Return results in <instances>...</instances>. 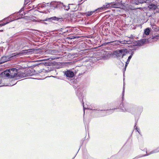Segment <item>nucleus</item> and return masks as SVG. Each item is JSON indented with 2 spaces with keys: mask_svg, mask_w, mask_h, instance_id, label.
Returning a JSON list of instances; mask_svg holds the SVG:
<instances>
[{
  "mask_svg": "<svg viewBox=\"0 0 159 159\" xmlns=\"http://www.w3.org/2000/svg\"><path fill=\"white\" fill-rule=\"evenodd\" d=\"M20 11H19V12H18V13H17V14H18V13H20Z\"/></svg>",
  "mask_w": 159,
  "mask_h": 159,
  "instance_id": "obj_42",
  "label": "nucleus"
},
{
  "mask_svg": "<svg viewBox=\"0 0 159 159\" xmlns=\"http://www.w3.org/2000/svg\"><path fill=\"white\" fill-rule=\"evenodd\" d=\"M132 3L133 4L135 5L139 4V0H134L133 1Z\"/></svg>",
  "mask_w": 159,
  "mask_h": 159,
  "instance_id": "obj_25",
  "label": "nucleus"
},
{
  "mask_svg": "<svg viewBox=\"0 0 159 159\" xmlns=\"http://www.w3.org/2000/svg\"><path fill=\"white\" fill-rule=\"evenodd\" d=\"M80 52V51H79V52H78V53H79V52Z\"/></svg>",
  "mask_w": 159,
  "mask_h": 159,
  "instance_id": "obj_51",
  "label": "nucleus"
},
{
  "mask_svg": "<svg viewBox=\"0 0 159 159\" xmlns=\"http://www.w3.org/2000/svg\"><path fill=\"white\" fill-rule=\"evenodd\" d=\"M60 19L59 18L57 17L56 16L52 17L50 18H46V19H44L43 21H47L48 20H51V21L52 20H58Z\"/></svg>",
  "mask_w": 159,
  "mask_h": 159,
  "instance_id": "obj_15",
  "label": "nucleus"
},
{
  "mask_svg": "<svg viewBox=\"0 0 159 159\" xmlns=\"http://www.w3.org/2000/svg\"><path fill=\"white\" fill-rule=\"evenodd\" d=\"M124 43L129 44L133 42V45L136 46H140L143 45L148 42V40L146 39H141L138 41H124Z\"/></svg>",
  "mask_w": 159,
  "mask_h": 159,
  "instance_id": "obj_3",
  "label": "nucleus"
},
{
  "mask_svg": "<svg viewBox=\"0 0 159 159\" xmlns=\"http://www.w3.org/2000/svg\"><path fill=\"white\" fill-rule=\"evenodd\" d=\"M129 38L130 39H134V37L132 35H130V36L129 37Z\"/></svg>",
  "mask_w": 159,
  "mask_h": 159,
  "instance_id": "obj_32",
  "label": "nucleus"
},
{
  "mask_svg": "<svg viewBox=\"0 0 159 159\" xmlns=\"http://www.w3.org/2000/svg\"><path fill=\"white\" fill-rule=\"evenodd\" d=\"M93 48H91V49H84V50H92Z\"/></svg>",
  "mask_w": 159,
  "mask_h": 159,
  "instance_id": "obj_39",
  "label": "nucleus"
},
{
  "mask_svg": "<svg viewBox=\"0 0 159 159\" xmlns=\"http://www.w3.org/2000/svg\"><path fill=\"white\" fill-rule=\"evenodd\" d=\"M124 92H125L124 88V87H123V92H122V101L124 100Z\"/></svg>",
  "mask_w": 159,
  "mask_h": 159,
  "instance_id": "obj_27",
  "label": "nucleus"
},
{
  "mask_svg": "<svg viewBox=\"0 0 159 159\" xmlns=\"http://www.w3.org/2000/svg\"><path fill=\"white\" fill-rule=\"evenodd\" d=\"M80 52V51H79V52H78V53H79V52Z\"/></svg>",
  "mask_w": 159,
  "mask_h": 159,
  "instance_id": "obj_50",
  "label": "nucleus"
},
{
  "mask_svg": "<svg viewBox=\"0 0 159 159\" xmlns=\"http://www.w3.org/2000/svg\"><path fill=\"white\" fill-rule=\"evenodd\" d=\"M5 20H6V23H8V24L9 23V22L12 21H13L14 20H11L10 17H8L7 18H5L4 19L2 20L3 21Z\"/></svg>",
  "mask_w": 159,
  "mask_h": 159,
  "instance_id": "obj_19",
  "label": "nucleus"
},
{
  "mask_svg": "<svg viewBox=\"0 0 159 159\" xmlns=\"http://www.w3.org/2000/svg\"><path fill=\"white\" fill-rule=\"evenodd\" d=\"M80 53H78L77 54V53H76V54H79Z\"/></svg>",
  "mask_w": 159,
  "mask_h": 159,
  "instance_id": "obj_48",
  "label": "nucleus"
},
{
  "mask_svg": "<svg viewBox=\"0 0 159 159\" xmlns=\"http://www.w3.org/2000/svg\"><path fill=\"white\" fill-rule=\"evenodd\" d=\"M121 50H127V49H122Z\"/></svg>",
  "mask_w": 159,
  "mask_h": 159,
  "instance_id": "obj_43",
  "label": "nucleus"
},
{
  "mask_svg": "<svg viewBox=\"0 0 159 159\" xmlns=\"http://www.w3.org/2000/svg\"><path fill=\"white\" fill-rule=\"evenodd\" d=\"M114 43H115L116 44V43H118V42H116V41H115V42H114Z\"/></svg>",
  "mask_w": 159,
  "mask_h": 159,
  "instance_id": "obj_40",
  "label": "nucleus"
},
{
  "mask_svg": "<svg viewBox=\"0 0 159 159\" xmlns=\"http://www.w3.org/2000/svg\"><path fill=\"white\" fill-rule=\"evenodd\" d=\"M8 24V23L6 22L5 23H3V24H1V25L2 26H3L5 25H6V24Z\"/></svg>",
  "mask_w": 159,
  "mask_h": 159,
  "instance_id": "obj_34",
  "label": "nucleus"
},
{
  "mask_svg": "<svg viewBox=\"0 0 159 159\" xmlns=\"http://www.w3.org/2000/svg\"><path fill=\"white\" fill-rule=\"evenodd\" d=\"M129 64V63L125 62V68H124V71H125L126 70V67L128 65V64Z\"/></svg>",
  "mask_w": 159,
  "mask_h": 159,
  "instance_id": "obj_31",
  "label": "nucleus"
},
{
  "mask_svg": "<svg viewBox=\"0 0 159 159\" xmlns=\"http://www.w3.org/2000/svg\"><path fill=\"white\" fill-rule=\"evenodd\" d=\"M100 52H98L97 55L99 56V57L100 59H106L108 58L111 55H112V53L110 51H106L105 50H101Z\"/></svg>",
  "mask_w": 159,
  "mask_h": 159,
  "instance_id": "obj_5",
  "label": "nucleus"
},
{
  "mask_svg": "<svg viewBox=\"0 0 159 159\" xmlns=\"http://www.w3.org/2000/svg\"><path fill=\"white\" fill-rule=\"evenodd\" d=\"M153 0H145V3H148L150 2H152Z\"/></svg>",
  "mask_w": 159,
  "mask_h": 159,
  "instance_id": "obj_30",
  "label": "nucleus"
},
{
  "mask_svg": "<svg viewBox=\"0 0 159 159\" xmlns=\"http://www.w3.org/2000/svg\"><path fill=\"white\" fill-rule=\"evenodd\" d=\"M80 52V51H79V52H78V53H79V52Z\"/></svg>",
  "mask_w": 159,
  "mask_h": 159,
  "instance_id": "obj_49",
  "label": "nucleus"
},
{
  "mask_svg": "<svg viewBox=\"0 0 159 159\" xmlns=\"http://www.w3.org/2000/svg\"><path fill=\"white\" fill-rule=\"evenodd\" d=\"M137 122H136L135 123V126L136 125V124H137Z\"/></svg>",
  "mask_w": 159,
  "mask_h": 159,
  "instance_id": "obj_41",
  "label": "nucleus"
},
{
  "mask_svg": "<svg viewBox=\"0 0 159 159\" xmlns=\"http://www.w3.org/2000/svg\"><path fill=\"white\" fill-rule=\"evenodd\" d=\"M75 157H74V158H73V159L74 158H75Z\"/></svg>",
  "mask_w": 159,
  "mask_h": 159,
  "instance_id": "obj_53",
  "label": "nucleus"
},
{
  "mask_svg": "<svg viewBox=\"0 0 159 159\" xmlns=\"http://www.w3.org/2000/svg\"><path fill=\"white\" fill-rule=\"evenodd\" d=\"M129 9H130L131 10H134L135 9V7L134 6H133L132 5H129L127 7Z\"/></svg>",
  "mask_w": 159,
  "mask_h": 159,
  "instance_id": "obj_23",
  "label": "nucleus"
},
{
  "mask_svg": "<svg viewBox=\"0 0 159 159\" xmlns=\"http://www.w3.org/2000/svg\"><path fill=\"white\" fill-rule=\"evenodd\" d=\"M42 63L45 66H50L51 64L48 60L43 61Z\"/></svg>",
  "mask_w": 159,
  "mask_h": 159,
  "instance_id": "obj_16",
  "label": "nucleus"
},
{
  "mask_svg": "<svg viewBox=\"0 0 159 159\" xmlns=\"http://www.w3.org/2000/svg\"><path fill=\"white\" fill-rule=\"evenodd\" d=\"M4 74L6 77L9 78L16 77V79L22 77V76L20 75L18 72V70L15 68H12L4 71Z\"/></svg>",
  "mask_w": 159,
  "mask_h": 159,
  "instance_id": "obj_1",
  "label": "nucleus"
},
{
  "mask_svg": "<svg viewBox=\"0 0 159 159\" xmlns=\"http://www.w3.org/2000/svg\"><path fill=\"white\" fill-rule=\"evenodd\" d=\"M64 75L67 77L72 78L74 76V72L71 70H68L65 71H63Z\"/></svg>",
  "mask_w": 159,
  "mask_h": 159,
  "instance_id": "obj_10",
  "label": "nucleus"
},
{
  "mask_svg": "<svg viewBox=\"0 0 159 159\" xmlns=\"http://www.w3.org/2000/svg\"><path fill=\"white\" fill-rule=\"evenodd\" d=\"M75 39H78L80 37L78 36H75Z\"/></svg>",
  "mask_w": 159,
  "mask_h": 159,
  "instance_id": "obj_37",
  "label": "nucleus"
},
{
  "mask_svg": "<svg viewBox=\"0 0 159 159\" xmlns=\"http://www.w3.org/2000/svg\"><path fill=\"white\" fill-rule=\"evenodd\" d=\"M115 6H116V5L112 2L107 3L106 5H104L103 6L96 9V11H100L104 9L105 8L114 7H115Z\"/></svg>",
  "mask_w": 159,
  "mask_h": 159,
  "instance_id": "obj_9",
  "label": "nucleus"
},
{
  "mask_svg": "<svg viewBox=\"0 0 159 159\" xmlns=\"http://www.w3.org/2000/svg\"><path fill=\"white\" fill-rule=\"evenodd\" d=\"M117 109V108H114V109H111L110 110H98V109H95L92 108L91 109L93 110H97L98 111V113H99L100 115V116H105L107 114H111L114 112V110Z\"/></svg>",
  "mask_w": 159,
  "mask_h": 159,
  "instance_id": "obj_6",
  "label": "nucleus"
},
{
  "mask_svg": "<svg viewBox=\"0 0 159 159\" xmlns=\"http://www.w3.org/2000/svg\"><path fill=\"white\" fill-rule=\"evenodd\" d=\"M71 9L72 10V11H76L78 9L76 8H71Z\"/></svg>",
  "mask_w": 159,
  "mask_h": 159,
  "instance_id": "obj_33",
  "label": "nucleus"
},
{
  "mask_svg": "<svg viewBox=\"0 0 159 159\" xmlns=\"http://www.w3.org/2000/svg\"><path fill=\"white\" fill-rule=\"evenodd\" d=\"M132 50H135V49H132Z\"/></svg>",
  "mask_w": 159,
  "mask_h": 159,
  "instance_id": "obj_47",
  "label": "nucleus"
},
{
  "mask_svg": "<svg viewBox=\"0 0 159 159\" xmlns=\"http://www.w3.org/2000/svg\"><path fill=\"white\" fill-rule=\"evenodd\" d=\"M151 30V29L149 28H146L144 30V34L146 35H148L150 33Z\"/></svg>",
  "mask_w": 159,
  "mask_h": 159,
  "instance_id": "obj_17",
  "label": "nucleus"
},
{
  "mask_svg": "<svg viewBox=\"0 0 159 159\" xmlns=\"http://www.w3.org/2000/svg\"><path fill=\"white\" fill-rule=\"evenodd\" d=\"M70 5H74V4H69L68 6H66L64 4L62 7H64V9L65 10L68 11L70 9V7L69 6Z\"/></svg>",
  "mask_w": 159,
  "mask_h": 159,
  "instance_id": "obj_18",
  "label": "nucleus"
},
{
  "mask_svg": "<svg viewBox=\"0 0 159 159\" xmlns=\"http://www.w3.org/2000/svg\"><path fill=\"white\" fill-rule=\"evenodd\" d=\"M57 5L58 7L59 6V7H62L63 5H64V4L61 2H58L57 3Z\"/></svg>",
  "mask_w": 159,
  "mask_h": 159,
  "instance_id": "obj_24",
  "label": "nucleus"
},
{
  "mask_svg": "<svg viewBox=\"0 0 159 159\" xmlns=\"http://www.w3.org/2000/svg\"><path fill=\"white\" fill-rule=\"evenodd\" d=\"M139 4H142L145 3V0H139Z\"/></svg>",
  "mask_w": 159,
  "mask_h": 159,
  "instance_id": "obj_28",
  "label": "nucleus"
},
{
  "mask_svg": "<svg viewBox=\"0 0 159 159\" xmlns=\"http://www.w3.org/2000/svg\"><path fill=\"white\" fill-rule=\"evenodd\" d=\"M159 37L157 35H156L155 36H152V39L154 40L155 41H157Z\"/></svg>",
  "mask_w": 159,
  "mask_h": 159,
  "instance_id": "obj_26",
  "label": "nucleus"
},
{
  "mask_svg": "<svg viewBox=\"0 0 159 159\" xmlns=\"http://www.w3.org/2000/svg\"><path fill=\"white\" fill-rule=\"evenodd\" d=\"M96 11V10L90 12H88L86 13V16H90L92 15L95 11Z\"/></svg>",
  "mask_w": 159,
  "mask_h": 159,
  "instance_id": "obj_20",
  "label": "nucleus"
},
{
  "mask_svg": "<svg viewBox=\"0 0 159 159\" xmlns=\"http://www.w3.org/2000/svg\"><path fill=\"white\" fill-rule=\"evenodd\" d=\"M129 53V50H115L112 53V56L114 57H116L120 59L123 58L125 55H127Z\"/></svg>",
  "mask_w": 159,
  "mask_h": 159,
  "instance_id": "obj_4",
  "label": "nucleus"
},
{
  "mask_svg": "<svg viewBox=\"0 0 159 159\" xmlns=\"http://www.w3.org/2000/svg\"><path fill=\"white\" fill-rule=\"evenodd\" d=\"M134 111L132 113L134 112L137 113L139 114H140L143 111V107H138L136 109V107L134 105Z\"/></svg>",
  "mask_w": 159,
  "mask_h": 159,
  "instance_id": "obj_12",
  "label": "nucleus"
},
{
  "mask_svg": "<svg viewBox=\"0 0 159 159\" xmlns=\"http://www.w3.org/2000/svg\"><path fill=\"white\" fill-rule=\"evenodd\" d=\"M146 153H147V151H146Z\"/></svg>",
  "mask_w": 159,
  "mask_h": 159,
  "instance_id": "obj_52",
  "label": "nucleus"
},
{
  "mask_svg": "<svg viewBox=\"0 0 159 159\" xmlns=\"http://www.w3.org/2000/svg\"><path fill=\"white\" fill-rule=\"evenodd\" d=\"M135 129H136V130H137V131H138V132L139 133V131H138V129H138V127H136V128H135Z\"/></svg>",
  "mask_w": 159,
  "mask_h": 159,
  "instance_id": "obj_38",
  "label": "nucleus"
},
{
  "mask_svg": "<svg viewBox=\"0 0 159 159\" xmlns=\"http://www.w3.org/2000/svg\"><path fill=\"white\" fill-rule=\"evenodd\" d=\"M150 9H155L156 8V6L154 4H151L149 5V7Z\"/></svg>",
  "mask_w": 159,
  "mask_h": 159,
  "instance_id": "obj_21",
  "label": "nucleus"
},
{
  "mask_svg": "<svg viewBox=\"0 0 159 159\" xmlns=\"http://www.w3.org/2000/svg\"><path fill=\"white\" fill-rule=\"evenodd\" d=\"M83 90L82 89H79L77 91H76V95L78 97L79 100L81 102H83V104L84 108V110L86 109L85 108L84 106V102L83 100V93H82Z\"/></svg>",
  "mask_w": 159,
  "mask_h": 159,
  "instance_id": "obj_8",
  "label": "nucleus"
},
{
  "mask_svg": "<svg viewBox=\"0 0 159 159\" xmlns=\"http://www.w3.org/2000/svg\"><path fill=\"white\" fill-rule=\"evenodd\" d=\"M137 9H140L141 8V7H139V8H137Z\"/></svg>",
  "mask_w": 159,
  "mask_h": 159,
  "instance_id": "obj_44",
  "label": "nucleus"
},
{
  "mask_svg": "<svg viewBox=\"0 0 159 159\" xmlns=\"http://www.w3.org/2000/svg\"><path fill=\"white\" fill-rule=\"evenodd\" d=\"M9 59V58L7 57L3 56L0 59V64H2L7 61Z\"/></svg>",
  "mask_w": 159,
  "mask_h": 159,
  "instance_id": "obj_13",
  "label": "nucleus"
},
{
  "mask_svg": "<svg viewBox=\"0 0 159 159\" xmlns=\"http://www.w3.org/2000/svg\"><path fill=\"white\" fill-rule=\"evenodd\" d=\"M121 111L124 112L133 113L134 111V105L127 102L122 103L120 104L118 108Z\"/></svg>",
  "mask_w": 159,
  "mask_h": 159,
  "instance_id": "obj_2",
  "label": "nucleus"
},
{
  "mask_svg": "<svg viewBox=\"0 0 159 159\" xmlns=\"http://www.w3.org/2000/svg\"><path fill=\"white\" fill-rule=\"evenodd\" d=\"M30 1V0H25V2L27 4Z\"/></svg>",
  "mask_w": 159,
  "mask_h": 159,
  "instance_id": "obj_36",
  "label": "nucleus"
},
{
  "mask_svg": "<svg viewBox=\"0 0 159 159\" xmlns=\"http://www.w3.org/2000/svg\"><path fill=\"white\" fill-rule=\"evenodd\" d=\"M28 50H41V49L40 48H32V49H29Z\"/></svg>",
  "mask_w": 159,
  "mask_h": 159,
  "instance_id": "obj_35",
  "label": "nucleus"
},
{
  "mask_svg": "<svg viewBox=\"0 0 159 159\" xmlns=\"http://www.w3.org/2000/svg\"><path fill=\"white\" fill-rule=\"evenodd\" d=\"M28 50H22L21 52L18 53H15L11 54L10 57H18L21 56L25 55L30 52H27Z\"/></svg>",
  "mask_w": 159,
  "mask_h": 159,
  "instance_id": "obj_7",
  "label": "nucleus"
},
{
  "mask_svg": "<svg viewBox=\"0 0 159 159\" xmlns=\"http://www.w3.org/2000/svg\"><path fill=\"white\" fill-rule=\"evenodd\" d=\"M30 71L32 72V73L30 74V75H36L37 74V73L35 72V70L33 69H32L30 70Z\"/></svg>",
  "mask_w": 159,
  "mask_h": 159,
  "instance_id": "obj_22",
  "label": "nucleus"
},
{
  "mask_svg": "<svg viewBox=\"0 0 159 159\" xmlns=\"http://www.w3.org/2000/svg\"><path fill=\"white\" fill-rule=\"evenodd\" d=\"M1 26H2L1 25V24H0V27H1Z\"/></svg>",
  "mask_w": 159,
  "mask_h": 159,
  "instance_id": "obj_46",
  "label": "nucleus"
},
{
  "mask_svg": "<svg viewBox=\"0 0 159 159\" xmlns=\"http://www.w3.org/2000/svg\"><path fill=\"white\" fill-rule=\"evenodd\" d=\"M158 152H159V147L157 148L156 149H154V150H153L151 152L149 153H148L146 155H143L141 156H140L139 157H135L134 158H133V159H137V158H139V157H144L146 156H148V155H150L152 153H157Z\"/></svg>",
  "mask_w": 159,
  "mask_h": 159,
  "instance_id": "obj_11",
  "label": "nucleus"
},
{
  "mask_svg": "<svg viewBox=\"0 0 159 159\" xmlns=\"http://www.w3.org/2000/svg\"><path fill=\"white\" fill-rule=\"evenodd\" d=\"M129 53L127 55L130 54V55L128 57V59L127 60V61L126 62L129 63L130 60L132 56L134 55V51H132V50H129Z\"/></svg>",
  "mask_w": 159,
  "mask_h": 159,
  "instance_id": "obj_14",
  "label": "nucleus"
},
{
  "mask_svg": "<svg viewBox=\"0 0 159 159\" xmlns=\"http://www.w3.org/2000/svg\"><path fill=\"white\" fill-rule=\"evenodd\" d=\"M3 31L2 30H0V31Z\"/></svg>",
  "mask_w": 159,
  "mask_h": 159,
  "instance_id": "obj_45",
  "label": "nucleus"
},
{
  "mask_svg": "<svg viewBox=\"0 0 159 159\" xmlns=\"http://www.w3.org/2000/svg\"><path fill=\"white\" fill-rule=\"evenodd\" d=\"M68 39H75V36H71L67 38Z\"/></svg>",
  "mask_w": 159,
  "mask_h": 159,
  "instance_id": "obj_29",
  "label": "nucleus"
}]
</instances>
